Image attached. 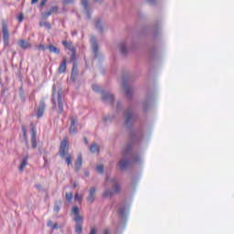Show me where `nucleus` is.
I'll list each match as a JSON object with an SVG mask.
<instances>
[{
  "instance_id": "20",
  "label": "nucleus",
  "mask_w": 234,
  "mask_h": 234,
  "mask_svg": "<svg viewBox=\"0 0 234 234\" xmlns=\"http://www.w3.org/2000/svg\"><path fill=\"white\" fill-rule=\"evenodd\" d=\"M83 160L81 158V154H79L77 157V161L75 163V168L77 171H80V169H81V164H82Z\"/></svg>"
},
{
  "instance_id": "2",
  "label": "nucleus",
  "mask_w": 234,
  "mask_h": 234,
  "mask_svg": "<svg viewBox=\"0 0 234 234\" xmlns=\"http://www.w3.org/2000/svg\"><path fill=\"white\" fill-rule=\"evenodd\" d=\"M59 155L65 158L68 165H72V154H69V138H64L60 144Z\"/></svg>"
},
{
  "instance_id": "12",
  "label": "nucleus",
  "mask_w": 234,
  "mask_h": 234,
  "mask_svg": "<svg viewBox=\"0 0 234 234\" xmlns=\"http://www.w3.org/2000/svg\"><path fill=\"white\" fill-rule=\"evenodd\" d=\"M58 10H59V7H58V5H54L49 10L42 13V16H44L45 18L49 17V16H52V14H57Z\"/></svg>"
},
{
  "instance_id": "23",
  "label": "nucleus",
  "mask_w": 234,
  "mask_h": 234,
  "mask_svg": "<svg viewBox=\"0 0 234 234\" xmlns=\"http://www.w3.org/2000/svg\"><path fill=\"white\" fill-rule=\"evenodd\" d=\"M119 48L123 56L127 54V47H125V45L120 44Z\"/></svg>"
},
{
  "instance_id": "30",
  "label": "nucleus",
  "mask_w": 234,
  "mask_h": 234,
  "mask_svg": "<svg viewBox=\"0 0 234 234\" xmlns=\"http://www.w3.org/2000/svg\"><path fill=\"white\" fill-rule=\"evenodd\" d=\"M40 27H45L46 28H50V25L48 22H40Z\"/></svg>"
},
{
  "instance_id": "42",
  "label": "nucleus",
  "mask_w": 234,
  "mask_h": 234,
  "mask_svg": "<svg viewBox=\"0 0 234 234\" xmlns=\"http://www.w3.org/2000/svg\"><path fill=\"white\" fill-rule=\"evenodd\" d=\"M43 186H41V185H36V188L37 189H42Z\"/></svg>"
},
{
  "instance_id": "24",
  "label": "nucleus",
  "mask_w": 234,
  "mask_h": 234,
  "mask_svg": "<svg viewBox=\"0 0 234 234\" xmlns=\"http://www.w3.org/2000/svg\"><path fill=\"white\" fill-rule=\"evenodd\" d=\"M72 198H74V194H72V192L66 193L67 202H72Z\"/></svg>"
},
{
  "instance_id": "43",
  "label": "nucleus",
  "mask_w": 234,
  "mask_h": 234,
  "mask_svg": "<svg viewBox=\"0 0 234 234\" xmlns=\"http://www.w3.org/2000/svg\"><path fill=\"white\" fill-rule=\"evenodd\" d=\"M23 133H24V136L27 135V131L25 130V128L22 129Z\"/></svg>"
},
{
  "instance_id": "25",
  "label": "nucleus",
  "mask_w": 234,
  "mask_h": 234,
  "mask_svg": "<svg viewBox=\"0 0 234 234\" xmlns=\"http://www.w3.org/2000/svg\"><path fill=\"white\" fill-rule=\"evenodd\" d=\"M74 198L76 202H81V200H83V196L80 195L79 193H76Z\"/></svg>"
},
{
  "instance_id": "35",
  "label": "nucleus",
  "mask_w": 234,
  "mask_h": 234,
  "mask_svg": "<svg viewBox=\"0 0 234 234\" xmlns=\"http://www.w3.org/2000/svg\"><path fill=\"white\" fill-rule=\"evenodd\" d=\"M53 226H54V222H52V220H48V227L52 229Z\"/></svg>"
},
{
  "instance_id": "18",
  "label": "nucleus",
  "mask_w": 234,
  "mask_h": 234,
  "mask_svg": "<svg viewBox=\"0 0 234 234\" xmlns=\"http://www.w3.org/2000/svg\"><path fill=\"white\" fill-rule=\"evenodd\" d=\"M123 90H124L125 94H127V96H131V94H133V92H134V88L130 86L129 84H125L123 86Z\"/></svg>"
},
{
  "instance_id": "38",
  "label": "nucleus",
  "mask_w": 234,
  "mask_h": 234,
  "mask_svg": "<svg viewBox=\"0 0 234 234\" xmlns=\"http://www.w3.org/2000/svg\"><path fill=\"white\" fill-rule=\"evenodd\" d=\"M47 1L48 0H42L40 3V6H45V5H47Z\"/></svg>"
},
{
  "instance_id": "10",
  "label": "nucleus",
  "mask_w": 234,
  "mask_h": 234,
  "mask_svg": "<svg viewBox=\"0 0 234 234\" xmlns=\"http://www.w3.org/2000/svg\"><path fill=\"white\" fill-rule=\"evenodd\" d=\"M44 112H45V99H41L40 102L37 108V118H43Z\"/></svg>"
},
{
  "instance_id": "46",
  "label": "nucleus",
  "mask_w": 234,
  "mask_h": 234,
  "mask_svg": "<svg viewBox=\"0 0 234 234\" xmlns=\"http://www.w3.org/2000/svg\"><path fill=\"white\" fill-rule=\"evenodd\" d=\"M95 1L100 2V1H101V0H95Z\"/></svg>"
},
{
  "instance_id": "15",
  "label": "nucleus",
  "mask_w": 234,
  "mask_h": 234,
  "mask_svg": "<svg viewBox=\"0 0 234 234\" xmlns=\"http://www.w3.org/2000/svg\"><path fill=\"white\" fill-rule=\"evenodd\" d=\"M66 70H67V59L64 58L58 67V74H63Z\"/></svg>"
},
{
  "instance_id": "8",
  "label": "nucleus",
  "mask_w": 234,
  "mask_h": 234,
  "mask_svg": "<svg viewBox=\"0 0 234 234\" xmlns=\"http://www.w3.org/2000/svg\"><path fill=\"white\" fill-rule=\"evenodd\" d=\"M96 187L91 186L89 190H88V196H87V202H89V204H92L94 203V200H96Z\"/></svg>"
},
{
  "instance_id": "6",
  "label": "nucleus",
  "mask_w": 234,
  "mask_h": 234,
  "mask_svg": "<svg viewBox=\"0 0 234 234\" xmlns=\"http://www.w3.org/2000/svg\"><path fill=\"white\" fill-rule=\"evenodd\" d=\"M80 5L83 8V12L88 19H90V5L89 0H80Z\"/></svg>"
},
{
  "instance_id": "4",
  "label": "nucleus",
  "mask_w": 234,
  "mask_h": 234,
  "mask_svg": "<svg viewBox=\"0 0 234 234\" xmlns=\"http://www.w3.org/2000/svg\"><path fill=\"white\" fill-rule=\"evenodd\" d=\"M2 37L4 41V47L6 48L10 45V32L8 31V26L6 23L2 24Z\"/></svg>"
},
{
  "instance_id": "16",
  "label": "nucleus",
  "mask_w": 234,
  "mask_h": 234,
  "mask_svg": "<svg viewBox=\"0 0 234 234\" xmlns=\"http://www.w3.org/2000/svg\"><path fill=\"white\" fill-rule=\"evenodd\" d=\"M18 46L20 48H23L24 50L27 48H30V47H32L28 41L23 39L18 41Z\"/></svg>"
},
{
  "instance_id": "41",
  "label": "nucleus",
  "mask_w": 234,
  "mask_h": 234,
  "mask_svg": "<svg viewBox=\"0 0 234 234\" xmlns=\"http://www.w3.org/2000/svg\"><path fill=\"white\" fill-rule=\"evenodd\" d=\"M39 0H32L31 1V5H36V3H37Z\"/></svg>"
},
{
  "instance_id": "19",
  "label": "nucleus",
  "mask_w": 234,
  "mask_h": 234,
  "mask_svg": "<svg viewBox=\"0 0 234 234\" xmlns=\"http://www.w3.org/2000/svg\"><path fill=\"white\" fill-rule=\"evenodd\" d=\"M90 153H92V154H96L100 153V146L98 145V144L93 143L90 147Z\"/></svg>"
},
{
  "instance_id": "44",
  "label": "nucleus",
  "mask_w": 234,
  "mask_h": 234,
  "mask_svg": "<svg viewBox=\"0 0 234 234\" xmlns=\"http://www.w3.org/2000/svg\"><path fill=\"white\" fill-rule=\"evenodd\" d=\"M75 69H76V66L74 65V66H73V70H74Z\"/></svg>"
},
{
  "instance_id": "3",
  "label": "nucleus",
  "mask_w": 234,
  "mask_h": 234,
  "mask_svg": "<svg viewBox=\"0 0 234 234\" xmlns=\"http://www.w3.org/2000/svg\"><path fill=\"white\" fill-rule=\"evenodd\" d=\"M116 193H118V181H116V179H112L109 183L108 187L105 188L102 197L104 198H112Z\"/></svg>"
},
{
  "instance_id": "5",
  "label": "nucleus",
  "mask_w": 234,
  "mask_h": 234,
  "mask_svg": "<svg viewBox=\"0 0 234 234\" xmlns=\"http://www.w3.org/2000/svg\"><path fill=\"white\" fill-rule=\"evenodd\" d=\"M71 215L74 216V222H81V220L83 219V215L80 214V207H78V206H74L71 208Z\"/></svg>"
},
{
  "instance_id": "26",
  "label": "nucleus",
  "mask_w": 234,
  "mask_h": 234,
  "mask_svg": "<svg viewBox=\"0 0 234 234\" xmlns=\"http://www.w3.org/2000/svg\"><path fill=\"white\" fill-rule=\"evenodd\" d=\"M96 171H97V173H99L100 175H102V173H103V166H102V165H98L96 166Z\"/></svg>"
},
{
  "instance_id": "40",
  "label": "nucleus",
  "mask_w": 234,
  "mask_h": 234,
  "mask_svg": "<svg viewBox=\"0 0 234 234\" xmlns=\"http://www.w3.org/2000/svg\"><path fill=\"white\" fill-rule=\"evenodd\" d=\"M110 232H109V229H105L104 230H103V232H102V234H109Z\"/></svg>"
},
{
  "instance_id": "28",
  "label": "nucleus",
  "mask_w": 234,
  "mask_h": 234,
  "mask_svg": "<svg viewBox=\"0 0 234 234\" xmlns=\"http://www.w3.org/2000/svg\"><path fill=\"white\" fill-rule=\"evenodd\" d=\"M119 217H121V218H125L127 217V211L120 210Z\"/></svg>"
},
{
  "instance_id": "22",
  "label": "nucleus",
  "mask_w": 234,
  "mask_h": 234,
  "mask_svg": "<svg viewBox=\"0 0 234 234\" xmlns=\"http://www.w3.org/2000/svg\"><path fill=\"white\" fill-rule=\"evenodd\" d=\"M95 27L98 29L99 32L103 31V27L101 26V21L100 19H97L95 22Z\"/></svg>"
},
{
  "instance_id": "17",
  "label": "nucleus",
  "mask_w": 234,
  "mask_h": 234,
  "mask_svg": "<svg viewBox=\"0 0 234 234\" xmlns=\"http://www.w3.org/2000/svg\"><path fill=\"white\" fill-rule=\"evenodd\" d=\"M28 164V155H26L25 157H23L22 162L18 167L20 172H23L25 167H27V165Z\"/></svg>"
},
{
  "instance_id": "7",
  "label": "nucleus",
  "mask_w": 234,
  "mask_h": 234,
  "mask_svg": "<svg viewBox=\"0 0 234 234\" xmlns=\"http://www.w3.org/2000/svg\"><path fill=\"white\" fill-rule=\"evenodd\" d=\"M102 101L108 105H114V95L111 92L102 93Z\"/></svg>"
},
{
  "instance_id": "39",
  "label": "nucleus",
  "mask_w": 234,
  "mask_h": 234,
  "mask_svg": "<svg viewBox=\"0 0 234 234\" xmlns=\"http://www.w3.org/2000/svg\"><path fill=\"white\" fill-rule=\"evenodd\" d=\"M51 229H58V223H53V227Z\"/></svg>"
},
{
  "instance_id": "45",
  "label": "nucleus",
  "mask_w": 234,
  "mask_h": 234,
  "mask_svg": "<svg viewBox=\"0 0 234 234\" xmlns=\"http://www.w3.org/2000/svg\"><path fill=\"white\" fill-rule=\"evenodd\" d=\"M76 186H78L77 184H74V187H76Z\"/></svg>"
},
{
  "instance_id": "21",
  "label": "nucleus",
  "mask_w": 234,
  "mask_h": 234,
  "mask_svg": "<svg viewBox=\"0 0 234 234\" xmlns=\"http://www.w3.org/2000/svg\"><path fill=\"white\" fill-rule=\"evenodd\" d=\"M48 48L49 52H52L53 54H59V48H58L56 46L50 44L48 46Z\"/></svg>"
},
{
  "instance_id": "31",
  "label": "nucleus",
  "mask_w": 234,
  "mask_h": 234,
  "mask_svg": "<svg viewBox=\"0 0 234 234\" xmlns=\"http://www.w3.org/2000/svg\"><path fill=\"white\" fill-rule=\"evenodd\" d=\"M92 90H94L95 92H100V86H98V85H93V86H92Z\"/></svg>"
},
{
  "instance_id": "34",
  "label": "nucleus",
  "mask_w": 234,
  "mask_h": 234,
  "mask_svg": "<svg viewBox=\"0 0 234 234\" xmlns=\"http://www.w3.org/2000/svg\"><path fill=\"white\" fill-rule=\"evenodd\" d=\"M96 233H98V229L91 228L90 234H96Z\"/></svg>"
},
{
  "instance_id": "13",
  "label": "nucleus",
  "mask_w": 234,
  "mask_h": 234,
  "mask_svg": "<svg viewBox=\"0 0 234 234\" xmlns=\"http://www.w3.org/2000/svg\"><path fill=\"white\" fill-rule=\"evenodd\" d=\"M76 226H75V232L77 234H81V231H83V219L80 221H75Z\"/></svg>"
},
{
  "instance_id": "33",
  "label": "nucleus",
  "mask_w": 234,
  "mask_h": 234,
  "mask_svg": "<svg viewBox=\"0 0 234 234\" xmlns=\"http://www.w3.org/2000/svg\"><path fill=\"white\" fill-rule=\"evenodd\" d=\"M54 212L55 213H59V205H55L54 206Z\"/></svg>"
},
{
  "instance_id": "37",
  "label": "nucleus",
  "mask_w": 234,
  "mask_h": 234,
  "mask_svg": "<svg viewBox=\"0 0 234 234\" xmlns=\"http://www.w3.org/2000/svg\"><path fill=\"white\" fill-rule=\"evenodd\" d=\"M64 3L66 5H70V3H74V0H65Z\"/></svg>"
},
{
  "instance_id": "1",
  "label": "nucleus",
  "mask_w": 234,
  "mask_h": 234,
  "mask_svg": "<svg viewBox=\"0 0 234 234\" xmlns=\"http://www.w3.org/2000/svg\"><path fill=\"white\" fill-rule=\"evenodd\" d=\"M63 90L58 85L54 84L52 87V103L56 105V100L58 101V112H63Z\"/></svg>"
},
{
  "instance_id": "29",
  "label": "nucleus",
  "mask_w": 234,
  "mask_h": 234,
  "mask_svg": "<svg viewBox=\"0 0 234 234\" xmlns=\"http://www.w3.org/2000/svg\"><path fill=\"white\" fill-rule=\"evenodd\" d=\"M37 48H38V50L45 51V50H47V48H48V47H45V45L40 44V45H38Z\"/></svg>"
},
{
  "instance_id": "27",
  "label": "nucleus",
  "mask_w": 234,
  "mask_h": 234,
  "mask_svg": "<svg viewBox=\"0 0 234 234\" xmlns=\"http://www.w3.org/2000/svg\"><path fill=\"white\" fill-rule=\"evenodd\" d=\"M121 167H127L128 165H131V162L129 161H121Z\"/></svg>"
},
{
  "instance_id": "32",
  "label": "nucleus",
  "mask_w": 234,
  "mask_h": 234,
  "mask_svg": "<svg viewBox=\"0 0 234 234\" xmlns=\"http://www.w3.org/2000/svg\"><path fill=\"white\" fill-rule=\"evenodd\" d=\"M62 45H64V47H66V48H70V43H69L68 41H63Z\"/></svg>"
},
{
  "instance_id": "36",
  "label": "nucleus",
  "mask_w": 234,
  "mask_h": 234,
  "mask_svg": "<svg viewBox=\"0 0 234 234\" xmlns=\"http://www.w3.org/2000/svg\"><path fill=\"white\" fill-rule=\"evenodd\" d=\"M17 19H18V21H20V22L23 21V19H24L23 14H20V15L18 16Z\"/></svg>"
},
{
  "instance_id": "47",
  "label": "nucleus",
  "mask_w": 234,
  "mask_h": 234,
  "mask_svg": "<svg viewBox=\"0 0 234 234\" xmlns=\"http://www.w3.org/2000/svg\"><path fill=\"white\" fill-rule=\"evenodd\" d=\"M104 122H107V119H104Z\"/></svg>"
},
{
  "instance_id": "9",
  "label": "nucleus",
  "mask_w": 234,
  "mask_h": 234,
  "mask_svg": "<svg viewBox=\"0 0 234 234\" xmlns=\"http://www.w3.org/2000/svg\"><path fill=\"white\" fill-rule=\"evenodd\" d=\"M78 119L76 117H70L69 134H76L78 133Z\"/></svg>"
},
{
  "instance_id": "11",
  "label": "nucleus",
  "mask_w": 234,
  "mask_h": 234,
  "mask_svg": "<svg viewBox=\"0 0 234 234\" xmlns=\"http://www.w3.org/2000/svg\"><path fill=\"white\" fill-rule=\"evenodd\" d=\"M90 45L95 58H98L100 51H98V40H96V37H90Z\"/></svg>"
},
{
  "instance_id": "14",
  "label": "nucleus",
  "mask_w": 234,
  "mask_h": 234,
  "mask_svg": "<svg viewBox=\"0 0 234 234\" xmlns=\"http://www.w3.org/2000/svg\"><path fill=\"white\" fill-rule=\"evenodd\" d=\"M31 144L33 149H36V147H37V143H36V128L31 129Z\"/></svg>"
}]
</instances>
